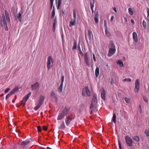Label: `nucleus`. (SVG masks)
Instances as JSON below:
<instances>
[{
	"instance_id": "obj_37",
	"label": "nucleus",
	"mask_w": 149,
	"mask_h": 149,
	"mask_svg": "<svg viewBox=\"0 0 149 149\" xmlns=\"http://www.w3.org/2000/svg\"><path fill=\"white\" fill-rule=\"evenodd\" d=\"M142 24L143 27V28L144 29H146V23L145 20H143L142 22Z\"/></svg>"
},
{
	"instance_id": "obj_47",
	"label": "nucleus",
	"mask_w": 149,
	"mask_h": 149,
	"mask_svg": "<svg viewBox=\"0 0 149 149\" xmlns=\"http://www.w3.org/2000/svg\"><path fill=\"white\" fill-rule=\"evenodd\" d=\"M143 99L144 101L146 102H148V99H147V98L146 97H143Z\"/></svg>"
},
{
	"instance_id": "obj_33",
	"label": "nucleus",
	"mask_w": 149,
	"mask_h": 149,
	"mask_svg": "<svg viewBox=\"0 0 149 149\" xmlns=\"http://www.w3.org/2000/svg\"><path fill=\"white\" fill-rule=\"evenodd\" d=\"M112 120L114 123H116V116L115 114L114 113H113V116L112 117Z\"/></svg>"
},
{
	"instance_id": "obj_2",
	"label": "nucleus",
	"mask_w": 149,
	"mask_h": 149,
	"mask_svg": "<svg viewBox=\"0 0 149 149\" xmlns=\"http://www.w3.org/2000/svg\"><path fill=\"white\" fill-rule=\"evenodd\" d=\"M82 95L83 96H90V92L88 86H85L82 89Z\"/></svg>"
},
{
	"instance_id": "obj_8",
	"label": "nucleus",
	"mask_w": 149,
	"mask_h": 149,
	"mask_svg": "<svg viewBox=\"0 0 149 149\" xmlns=\"http://www.w3.org/2000/svg\"><path fill=\"white\" fill-rule=\"evenodd\" d=\"M51 61L53 63V59L51 56H49L48 57L47 61V67L48 70H49L51 68Z\"/></svg>"
},
{
	"instance_id": "obj_58",
	"label": "nucleus",
	"mask_w": 149,
	"mask_h": 149,
	"mask_svg": "<svg viewBox=\"0 0 149 149\" xmlns=\"http://www.w3.org/2000/svg\"><path fill=\"white\" fill-rule=\"evenodd\" d=\"M64 77L63 75L61 76V81L64 82Z\"/></svg>"
},
{
	"instance_id": "obj_16",
	"label": "nucleus",
	"mask_w": 149,
	"mask_h": 149,
	"mask_svg": "<svg viewBox=\"0 0 149 149\" xmlns=\"http://www.w3.org/2000/svg\"><path fill=\"white\" fill-rule=\"evenodd\" d=\"M98 11H97L96 12L95 15L94 16V19L95 22L96 23H97L98 22Z\"/></svg>"
},
{
	"instance_id": "obj_5",
	"label": "nucleus",
	"mask_w": 149,
	"mask_h": 149,
	"mask_svg": "<svg viewBox=\"0 0 149 149\" xmlns=\"http://www.w3.org/2000/svg\"><path fill=\"white\" fill-rule=\"evenodd\" d=\"M125 142L127 145L132 147L133 145V141L131 138L129 136H126L125 137Z\"/></svg>"
},
{
	"instance_id": "obj_59",
	"label": "nucleus",
	"mask_w": 149,
	"mask_h": 149,
	"mask_svg": "<svg viewBox=\"0 0 149 149\" xmlns=\"http://www.w3.org/2000/svg\"><path fill=\"white\" fill-rule=\"evenodd\" d=\"M113 10L116 12L117 13V10L115 7H113Z\"/></svg>"
},
{
	"instance_id": "obj_61",
	"label": "nucleus",
	"mask_w": 149,
	"mask_h": 149,
	"mask_svg": "<svg viewBox=\"0 0 149 149\" xmlns=\"http://www.w3.org/2000/svg\"><path fill=\"white\" fill-rule=\"evenodd\" d=\"M54 22H53V23H55V24H56L57 23V21H56V18H55L54 20Z\"/></svg>"
},
{
	"instance_id": "obj_6",
	"label": "nucleus",
	"mask_w": 149,
	"mask_h": 149,
	"mask_svg": "<svg viewBox=\"0 0 149 149\" xmlns=\"http://www.w3.org/2000/svg\"><path fill=\"white\" fill-rule=\"evenodd\" d=\"M74 117L72 114H70L65 119V123L67 126H68L72 120L74 119Z\"/></svg>"
},
{
	"instance_id": "obj_15",
	"label": "nucleus",
	"mask_w": 149,
	"mask_h": 149,
	"mask_svg": "<svg viewBox=\"0 0 149 149\" xmlns=\"http://www.w3.org/2000/svg\"><path fill=\"white\" fill-rule=\"evenodd\" d=\"M32 141L31 139H29L26 140L25 141H23L21 143V145H27L30 143Z\"/></svg>"
},
{
	"instance_id": "obj_43",
	"label": "nucleus",
	"mask_w": 149,
	"mask_h": 149,
	"mask_svg": "<svg viewBox=\"0 0 149 149\" xmlns=\"http://www.w3.org/2000/svg\"><path fill=\"white\" fill-rule=\"evenodd\" d=\"M147 14H148L147 18L149 22V8H147Z\"/></svg>"
},
{
	"instance_id": "obj_22",
	"label": "nucleus",
	"mask_w": 149,
	"mask_h": 149,
	"mask_svg": "<svg viewBox=\"0 0 149 149\" xmlns=\"http://www.w3.org/2000/svg\"><path fill=\"white\" fill-rule=\"evenodd\" d=\"M78 50L79 51V54H80L81 55V56H84V54L83 53V52H82L81 50L80 47L79 41V42H78Z\"/></svg>"
},
{
	"instance_id": "obj_14",
	"label": "nucleus",
	"mask_w": 149,
	"mask_h": 149,
	"mask_svg": "<svg viewBox=\"0 0 149 149\" xmlns=\"http://www.w3.org/2000/svg\"><path fill=\"white\" fill-rule=\"evenodd\" d=\"M95 2V0H90V4L91 5V8L92 10V13H94V11L93 8L94 6V4Z\"/></svg>"
},
{
	"instance_id": "obj_52",
	"label": "nucleus",
	"mask_w": 149,
	"mask_h": 149,
	"mask_svg": "<svg viewBox=\"0 0 149 149\" xmlns=\"http://www.w3.org/2000/svg\"><path fill=\"white\" fill-rule=\"evenodd\" d=\"M118 145H119V149H122V147L121 146V144L120 142L119 141H118Z\"/></svg>"
},
{
	"instance_id": "obj_24",
	"label": "nucleus",
	"mask_w": 149,
	"mask_h": 149,
	"mask_svg": "<svg viewBox=\"0 0 149 149\" xmlns=\"http://www.w3.org/2000/svg\"><path fill=\"white\" fill-rule=\"evenodd\" d=\"M99 74V68L98 67H97L95 70V75L96 77H97Z\"/></svg>"
},
{
	"instance_id": "obj_17",
	"label": "nucleus",
	"mask_w": 149,
	"mask_h": 149,
	"mask_svg": "<svg viewBox=\"0 0 149 149\" xmlns=\"http://www.w3.org/2000/svg\"><path fill=\"white\" fill-rule=\"evenodd\" d=\"M22 11H20L19 12L18 15L17 16V18L18 20L20 22H22Z\"/></svg>"
},
{
	"instance_id": "obj_3",
	"label": "nucleus",
	"mask_w": 149,
	"mask_h": 149,
	"mask_svg": "<svg viewBox=\"0 0 149 149\" xmlns=\"http://www.w3.org/2000/svg\"><path fill=\"white\" fill-rule=\"evenodd\" d=\"M84 60L86 63V65L89 67H90V63L89 61H90L89 54V52H87L84 53Z\"/></svg>"
},
{
	"instance_id": "obj_34",
	"label": "nucleus",
	"mask_w": 149,
	"mask_h": 149,
	"mask_svg": "<svg viewBox=\"0 0 149 149\" xmlns=\"http://www.w3.org/2000/svg\"><path fill=\"white\" fill-rule=\"evenodd\" d=\"M117 64H119L120 66L121 67H123L124 66V65L123 62L121 61V60H118L117 61Z\"/></svg>"
},
{
	"instance_id": "obj_48",
	"label": "nucleus",
	"mask_w": 149,
	"mask_h": 149,
	"mask_svg": "<svg viewBox=\"0 0 149 149\" xmlns=\"http://www.w3.org/2000/svg\"><path fill=\"white\" fill-rule=\"evenodd\" d=\"M64 13L65 12L63 10H60V14L61 15L63 16Z\"/></svg>"
},
{
	"instance_id": "obj_39",
	"label": "nucleus",
	"mask_w": 149,
	"mask_h": 149,
	"mask_svg": "<svg viewBox=\"0 0 149 149\" xmlns=\"http://www.w3.org/2000/svg\"><path fill=\"white\" fill-rule=\"evenodd\" d=\"M144 133L146 136H149V130H146L145 131Z\"/></svg>"
},
{
	"instance_id": "obj_26",
	"label": "nucleus",
	"mask_w": 149,
	"mask_h": 149,
	"mask_svg": "<svg viewBox=\"0 0 149 149\" xmlns=\"http://www.w3.org/2000/svg\"><path fill=\"white\" fill-rule=\"evenodd\" d=\"M105 33L106 36L107 37L110 36V32L108 31L107 27L105 28Z\"/></svg>"
},
{
	"instance_id": "obj_29",
	"label": "nucleus",
	"mask_w": 149,
	"mask_h": 149,
	"mask_svg": "<svg viewBox=\"0 0 149 149\" xmlns=\"http://www.w3.org/2000/svg\"><path fill=\"white\" fill-rule=\"evenodd\" d=\"M76 22V20H73V21H71L70 22L69 26L70 27H72L73 26L75 25V23Z\"/></svg>"
},
{
	"instance_id": "obj_38",
	"label": "nucleus",
	"mask_w": 149,
	"mask_h": 149,
	"mask_svg": "<svg viewBox=\"0 0 149 149\" xmlns=\"http://www.w3.org/2000/svg\"><path fill=\"white\" fill-rule=\"evenodd\" d=\"M133 139L134 140L138 142L139 141V138L138 136H134Z\"/></svg>"
},
{
	"instance_id": "obj_11",
	"label": "nucleus",
	"mask_w": 149,
	"mask_h": 149,
	"mask_svg": "<svg viewBox=\"0 0 149 149\" xmlns=\"http://www.w3.org/2000/svg\"><path fill=\"white\" fill-rule=\"evenodd\" d=\"M116 51V48H109V50L107 56L110 57L113 55L115 53Z\"/></svg>"
},
{
	"instance_id": "obj_28",
	"label": "nucleus",
	"mask_w": 149,
	"mask_h": 149,
	"mask_svg": "<svg viewBox=\"0 0 149 149\" xmlns=\"http://www.w3.org/2000/svg\"><path fill=\"white\" fill-rule=\"evenodd\" d=\"M55 9L54 6L53 7V9L52 12V15L51 17V18L52 19H53L55 16Z\"/></svg>"
},
{
	"instance_id": "obj_32",
	"label": "nucleus",
	"mask_w": 149,
	"mask_h": 149,
	"mask_svg": "<svg viewBox=\"0 0 149 149\" xmlns=\"http://www.w3.org/2000/svg\"><path fill=\"white\" fill-rule=\"evenodd\" d=\"M77 43L76 42V41L75 40H74V43H73V46L72 49L73 50L74 49H75L77 48Z\"/></svg>"
},
{
	"instance_id": "obj_13",
	"label": "nucleus",
	"mask_w": 149,
	"mask_h": 149,
	"mask_svg": "<svg viewBox=\"0 0 149 149\" xmlns=\"http://www.w3.org/2000/svg\"><path fill=\"white\" fill-rule=\"evenodd\" d=\"M101 91V97L102 99L104 100H105L106 97V93L104 88H102L100 90Z\"/></svg>"
},
{
	"instance_id": "obj_1",
	"label": "nucleus",
	"mask_w": 149,
	"mask_h": 149,
	"mask_svg": "<svg viewBox=\"0 0 149 149\" xmlns=\"http://www.w3.org/2000/svg\"><path fill=\"white\" fill-rule=\"evenodd\" d=\"M97 103V96L96 94H94L93 97L90 107V113L92 114L93 111L95 110V107Z\"/></svg>"
},
{
	"instance_id": "obj_35",
	"label": "nucleus",
	"mask_w": 149,
	"mask_h": 149,
	"mask_svg": "<svg viewBox=\"0 0 149 149\" xmlns=\"http://www.w3.org/2000/svg\"><path fill=\"white\" fill-rule=\"evenodd\" d=\"M128 11L129 13L131 15H133L134 14V11L132 9V8H128Z\"/></svg>"
},
{
	"instance_id": "obj_18",
	"label": "nucleus",
	"mask_w": 149,
	"mask_h": 149,
	"mask_svg": "<svg viewBox=\"0 0 149 149\" xmlns=\"http://www.w3.org/2000/svg\"><path fill=\"white\" fill-rule=\"evenodd\" d=\"M4 13L7 21H8L9 23H10V20L9 18L8 13L6 10H4Z\"/></svg>"
},
{
	"instance_id": "obj_9",
	"label": "nucleus",
	"mask_w": 149,
	"mask_h": 149,
	"mask_svg": "<svg viewBox=\"0 0 149 149\" xmlns=\"http://www.w3.org/2000/svg\"><path fill=\"white\" fill-rule=\"evenodd\" d=\"M31 93L30 92L24 96L21 102V104L22 105H24L25 104L26 102L29 99V97L31 96Z\"/></svg>"
},
{
	"instance_id": "obj_21",
	"label": "nucleus",
	"mask_w": 149,
	"mask_h": 149,
	"mask_svg": "<svg viewBox=\"0 0 149 149\" xmlns=\"http://www.w3.org/2000/svg\"><path fill=\"white\" fill-rule=\"evenodd\" d=\"M92 35V33L91 30L88 29L87 35L88 37V39L89 40H91V35Z\"/></svg>"
},
{
	"instance_id": "obj_62",
	"label": "nucleus",
	"mask_w": 149,
	"mask_h": 149,
	"mask_svg": "<svg viewBox=\"0 0 149 149\" xmlns=\"http://www.w3.org/2000/svg\"><path fill=\"white\" fill-rule=\"evenodd\" d=\"M114 19V16H112L111 17V21H112L113 19Z\"/></svg>"
},
{
	"instance_id": "obj_10",
	"label": "nucleus",
	"mask_w": 149,
	"mask_h": 149,
	"mask_svg": "<svg viewBox=\"0 0 149 149\" xmlns=\"http://www.w3.org/2000/svg\"><path fill=\"white\" fill-rule=\"evenodd\" d=\"M45 99V96L42 95H40L38 103V109L40 108L43 104V102Z\"/></svg>"
},
{
	"instance_id": "obj_46",
	"label": "nucleus",
	"mask_w": 149,
	"mask_h": 149,
	"mask_svg": "<svg viewBox=\"0 0 149 149\" xmlns=\"http://www.w3.org/2000/svg\"><path fill=\"white\" fill-rule=\"evenodd\" d=\"M42 129L40 126L38 125V133L41 132Z\"/></svg>"
},
{
	"instance_id": "obj_60",
	"label": "nucleus",
	"mask_w": 149,
	"mask_h": 149,
	"mask_svg": "<svg viewBox=\"0 0 149 149\" xmlns=\"http://www.w3.org/2000/svg\"><path fill=\"white\" fill-rule=\"evenodd\" d=\"M131 23H132V24L133 25L134 24V20H133V19H132L131 20Z\"/></svg>"
},
{
	"instance_id": "obj_31",
	"label": "nucleus",
	"mask_w": 149,
	"mask_h": 149,
	"mask_svg": "<svg viewBox=\"0 0 149 149\" xmlns=\"http://www.w3.org/2000/svg\"><path fill=\"white\" fill-rule=\"evenodd\" d=\"M76 10L75 9L73 10V20H76Z\"/></svg>"
},
{
	"instance_id": "obj_45",
	"label": "nucleus",
	"mask_w": 149,
	"mask_h": 149,
	"mask_svg": "<svg viewBox=\"0 0 149 149\" xmlns=\"http://www.w3.org/2000/svg\"><path fill=\"white\" fill-rule=\"evenodd\" d=\"M125 102L127 103H129L130 102V99L129 98H127V97H125Z\"/></svg>"
},
{
	"instance_id": "obj_12",
	"label": "nucleus",
	"mask_w": 149,
	"mask_h": 149,
	"mask_svg": "<svg viewBox=\"0 0 149 149\" xmlns=\"http://www.w3.org/2000/svg\"><path fill=\"white\" fill-rule=\"evenodd\" d=\"M70 110V107L65 106L64 109L62 111L61 113L66 116Z\"/></svg>"
},
{
	"instance_id": "obj_42",
	"label": "nucleus",
	"mask_w": 149,
	"mask_h": 149,
	"mask_svg": "<svg viewBox=\"0 0 149 149\" xmlns=\"http://www.w3.org/2000/svg\"><path fill=\"white\" fill-rule=\"evenodd\" d=\"M56 25V24H55V23H53L52 29L53 30V31L54 32L55 31Z\"/></svg>"
},
{
	"instance_id": "obj_49",
	"label": "nucleus",
	"mask_w": 149,
	"mask_h": 149,
	"mask_svg": "<svg viewBox=\"0 0 149 149\" xmlns=\"http://www.w3.org/2000/svg\"><path fill=\"white\" fill-rule=\"evenodd\" d=\"M134 40L136 42H137L138 41V39L137 37H135L133 38Z\"/></svg>"
},
{
	"instance_id": "obj_20",
	"label": "nucleus",
	"mask_w": 149,
	"mask_h": 149,
	"mask_svg": "<svg viewBox=\"0 0 149 149\" xmlns=\"http://www.w3.org/2000/svg\"><path fill=\"white\" fill-rule=\"evenodd\" d=\"M108 47L109 48H116L115 45L112 40L110 41Z\"/></svg>"
},
{
	"instance_id": "obj_56",
	"label": "nucleus",
	"mask_w": 149,
	"mask_h": 149,
	"mask_svg": "<svg viewBox=\"0 0 149 149\" xmlns=\"http://www.w3.org/2000/svg\"><path fill=\"white\" fill-rule=\"evenodd\" d=\"M139 111H140V113H141L142 112V109H141V104H140L139 106Z\"/></svg>"
},
{
	"instance_id": "obj_40",
	"label": "nucleus",
	"mask_w": 149,
	"mask_h": 149,
	"mask_svg": "<svg viewBox=\"0 0 149 149\" xmlns=\"http://www.w3.org/2000/svg\"><path fill=\"white\" fill-rule=\"evenodd\" d=\"M13 93L10 91L8 93L6 97V99L8 98L10 96L12 95Z\"/></svg>"
},
{
	"instance_id": "obj_44",
	"label": "nucleus",
	"mask_w": 149,
	"mask_h": 149,
	"mask_svg": "<svg viewBox=\"0 0 149 149\" xmlns=\"http://www.w3.org/2000/svg\"><path fill=\"white\" fill-rule=\"evenodd\" d=\"M63 88V86H59V88H58V91L59 93H61L62 91Z\"/></svg>"
},
{
	"instance_id": "obj_7",
	"label": "nucleus",
	"mask_w": 149,
	"mask_h": 149,
	"mask_svg": "<svg viewBox=\"0 0 149 149\" xmlns=\"http://www.w3.org/2000/svg\"><path fill=\"white\" fill-rule=\"evenodd\" d=\"M140 83L139 79L136 80L135 83V88L134 91L136 93L138 92L139 90Z\"/></svg>"
},
{
	"instance_id": "obj_63",
	"label": "nucleus",
	"mask_w": 149,
	"mask_h": 149,
	"mask_svg": "<svg viewBox=\"0 0 149 149\" xmlns=\"http://www.w3.org/2000/svg\"><path fill=\"white\" fill-rule=\"evenodd\" d=\"M124 19L125 21V22H127V18H126V17H124Z\"/></svg>"
},
{
	"instance_id": "obj_53",
	"label": "nucleus",
	"mask_w": 149,
	"mask_h": 149,
	"mask_svg": "<svg viewBox=\"0 0 149 149\" xmlns=\"http://www.w3.org/2000/svg\"><path fill=\"white\" fill-rule=\"evenodd\" d=\"M47 126L44 125L43 126V130L44 131H47Z\"/></svg>"
},
{
	"instance_id": "obj_51",
	"label": "nucleus",
	"mask_w": 149,
	"mask_h": 149,
	"mask_svg": "<svg viewBox=\"0 0 149 149\" xmlns=\"http://www.w3.org/2000/svg\"><path fill=\"white\" fill-rule=\"evenodd\" d=\"M10 88H7L4 91V93H8L10 90Z\"/></svg>"
},
{
	"instance_id": "obj_36",
	"label": "nucleus",
	"mask_w": 149,
	"mask_h": 149,
	"mask_svg": "<svg viewBox=\"0 0 149 149\" xmlns=\"http://www.w3.org/2000/svg\"><path fill=\"white\" fill-rule=\"evenodd\" d=\"M62 0H58V5L57 6V9L58 10L60 8V6L61 5Z\"/></svg>"
},
{
	"instance_id": "obj_4",
	"label": "nucleus",
	"mask_w": 149,
	"mask_h": 149,
	"mask_svg": "<svg viewBox=\"0 0 149 149\" xmlns=\"http://www.w3.org/2000/svg\"><path fill=\"white\" fill-rule=\"evenodd\" d=\"M3 24L5 27H6L5 29V30L7 31L8 29L7 28V25L6 24L5 17L4 14L2 15V17L1 18H0V25L1 26H2Z\"/></svg>"
},
{
	"instance_id": "obj_54",
	"label": "nucleus",
	"mask_w": 149,
	"mask_h": 149,
	"mask_svg": "<svg viewBox=\"0 0 149 149\" xmlns=\"http://www.w3.org/2000/svg\"><path fill=\"white\" fill-rule=\"evenodd\" d=\"M114 83V80L113 78H111V85H113Z\"/></svg>"
},
{
	"instance_id": "obj_27",
	"label": "nucleus",
	"mask_w": 149,
	"mask_h": 149,
	"mask_svg": "<svg viewBox=\"0 0 149 149\" xmlns=\"http://www.w3.org/2000/svg\"><path fill=\"white\" fill-rule=\"evenodd\" d=\"M37 88V82H36L34 84L31 85V88L32 90H35Z\"/></svg>"
},
{
	"instance_id": "obj_25",
	"label": "nucleus",
	"mask_w": 149,
	"mask_h": 149,
	"mask_svg": "<svg viewBox=\"0 0 149 149\" xmlns=\"http://www.w3.org/2000/svg\"><path fill=\"white\" fill-rule=\"evenodd\" d=\"M65 128V125L63 121L61 123V125L59 126V128L62 130H64Z\"/></svg>"
},
{
	"instance_id": "obj_23",
	"label": "nucleus",
	"mask_w": 149,
	"mask_h": 149,
	"mask_svg": "<svg viewBox=\"0 0 149 149\" xmlns=\"http://www.w3.org/2000/svg\"><path fill=\"white\" fill-rule=\"evenodd\" d=\"M51 95L53 98H54L56 100H57V95L54 91H52V92L51 93Z\"/></svg>"
},
{
	"instance_id": "obj_55",
	"label": "nucleus",
	"mask_w": 149,
	"mask_h": 149,
	"mask_svg": "<svg viewBox=\"0 0 149 149\" xmlns=\"http://www.w3.org/2000/svg\"><path fill=\"white\" fill-rule=\"evenodd\" d=\"M50 2V9L52 10L53 6V2Z\"/></svg>"
},
{
	"instance_id": "obj_19",
	"label": "nucleus",
	"mask_w": 149,
	"mask_h": 149,
	"mask_svg": "<svg viewBox=\"0 0 149 149\" xmlns=\"http://www.w3.org/2000/svg\"><path fill=\"white\" fill-rule=\"evenodd\" d=\"M65 116L61 112L59 113L58 116L57 120H60L63 118Z\"/></svg>"
},
{
	"instance_id": "obj_57",
	"label": "nucleus",
	"mask_w": 149,
	"mask_h": 149,
	"mask_svg": "<svg viewBox=\"0 0 149 149\" xmlns=\"http://www.w3.org/2000/svg\"><path fill=\"white\" fill-rule=\"evenodd\" d=\"M93 59L94 61L95 62L96 61V59L95 56L94 54H93Z\"/></svg>"
},
{
	"instance_id": "obj_50",
	"label": "nucleus",
	"mask_w": 149,
	"mask_h": 149,
	"mask_svg": "<svg viewBox=\"0 0 149 149\" xmlns=\"http://www.w3.org/2000/svg\"><path fill=\"white\" fill-rule=\"evenodd\" d=\"M133 37H137V34L135 32H134L133 33Z\"/></svg>"
},
{
	"instance_id": "obj_30",
	"label": "nucleus",
	"mask_w": 149,
	"mask_h": 149,
	"mask_svg": "<svg viewBox=\"0 0 149 149\" xmlns=\"http://www.w3.org/2000/svg\"><path fill=\"white\" fill-rule=\"evenodd\" d=\"M19 88L18 87H16L13 89L10 92L13 93V94L15 92L18 91Z\"/></svg>"
},
{
	"instance_id": "obj_64",
	"label": "nucleus",
	"mask_w": 149,
	"mask_h": 149,
	"mask_svg": "<svg viewBox=\"0 0 149 149\" xmlns=\"http://www.w3.org/2000/svg\"><path fill=\"white\" fill-rule=\"evenodd\" d=\"M63 82L61 81L60 86H63Z\"/></svg>"
},
{
	"instance_id": "obj_41",
	"label": "nucleus",
	"mask_w": 149,
	"mask_h": 149,
	"mask_svg": "<svg viewBox=\"0 0 149 149\" xmlns=\"http://www.w3.org/2000/svg\"><path fill=\"white\" fill-rule=\"evenodd\" d=\"M123 81H126L127 82H131L132 81V80L130 78H128L127 79H123Z\"/></svg>"
}]
</instances>
